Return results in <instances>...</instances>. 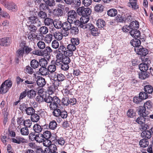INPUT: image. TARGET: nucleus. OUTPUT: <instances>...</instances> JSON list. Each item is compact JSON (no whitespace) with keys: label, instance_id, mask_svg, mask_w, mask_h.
<instances>
[{"label":"nucleus","instance_id":"1","mask_svg":"<svg viewBox=\"0 0 153 153\" xmlns=\"http://www.w3.org/2000/svg\"><path fill=\"white\" fill-rule=\"evenodd\" d=\"M77 12L79 15L82 16L80 19V21H77L76 22V25L80 27V25L85 24L89 21V16L91 13V10L88 7L85 8L82 7L77 9Z\"/></svg>","mask_w":153,"mask_h":153},{"label":"nucleus","instance_id":"2","mask_svg":"<svg viewBox=\"0 0 153 153\" xmlns=\"http://www.w3.org/2000/svg\"><path fill=\"white\" fill-rule=\"evenodd\" d=\"M81 28L85 29H89L91 30V34L94 36H97L100 33V31L97 28L94 27V26L91 24L87 23L84 25H80V27Z\"/></svg>","mask_w":153,"mask_h":153},{"label":"nucleus","instance_id":"3","mask_svg":"<svg viewBox=\"0 0 153 153\" xmlns=\"http://www.w3.org/2000/svg\"><path fill=\"white\" fill-rule=\"evenodd\" d=\"M11 81L9 80H6L1 85L0 87V93L4 94L6 93L12 86Z\"/></svg>","mask_w":153,"mask_h":153},{"label":"nucleus","instance_id":"4","mask_svg":"<svg viewBox=\"0 0 153 153\" xmlns=\"http://www.w3.org/2000/svg\"><path fill=\"white\" fill-rule=\"evenodd\" d=\"M68 15L67 21L74 22L76 25V22L77 21L76 19L77 14L76 11L74 10H71L68 12Z\"/></svg>","mask_w":153,"mask_h":153},{"label":"nucleus","instance_id":"5","mask_svg":"<svg viewBox=\"0 0 153 153\" xmlns=\"http://www.w3.org/2000/svg\"><path fill=\"white\" fill-rule=\"evenodd\" d=\"M3 5L8 9L13 11H16L17 9V6L13 2L7 1L6 0Z\"/></svg>","mask_w":153,"mask_h":153},{"label":"nucleus","instance_id":"6","mask_svg":"<svg viewBox=\"0 0 153 153\" xmlns=\"http://www.w3.org/2000/svg\"><path fill=\"white\" fill-rule=\"evenodd\" d=\"M28 22L33 25H35L39 27L41 25V23L38 19L37 17L32 16L28 17Z\"/></svg>","mask_w":153,"mask_h":153},{"label":"nucleus","instance_id":"7","mask_svg":"<svg viewBox=\"0 0 153 153\" xmlns=\"http://www.w3.org/2000/svg\"><path fill=\"white\" fill-rule=\"evenodd\" d=\"M138 110V114L142 117H146L149 114V111L147 110H146V107L144 106H139Z\"/></svg>","mask_w":153,"mask_h":153},{"label":"nucleus","instance_id":"8","mask_svg":"<svg viewBox=\"0 0 153 153\" xmlns=\"http://www.w3.org/2000/svg\"><path fill=\"white\" fill-rule=\"evenodd\" d=\"M52 98L51 103H50L49 105V107L51 109L57 108L60 102V100L57 97H53Z\"/></svg>","mask_w":153,"mask_h":153},{"label":"nucleus","instance_id":"9","mask_svg":"<svg viewBox=\"0 0 153 153\" xmlns=\"http://www.w3.org/2000/svg\"><path fill=\"white\" fill-rule=\"evenodd\" d=\"M58 50V53H63L65 56H71L72 53L67 50L66 48L64 45H60Z\"/></svg>","mask_w":153,"mask_h":153},{"label":"nucleus","instance_id":"10","mask_svg":"<svg viewBox=\"0 0 153 153\" xmlns=\"http://www.w3.org/2000/svg\"><path fill=\"white\" fill-rule=\"evenodd\" d=\"M25 85L26 87L30 89H37L36 83L33 81L25 80Z\"/></svg>","mask_w":153,"mask_h":153},{"label":"nucleus","instance_id":"11","mask_svg":"<svg viewBox=\"0 0 153 153\" xmlns=\"http://www.w3.org/2000/svg\"><path fill=\"white\" fill-rule=\"evenodd\" d=\"M137 49V53L138 54L142 56H146L148 53V50L146 48H138ZM135 51H136V49L135 48Z\"/></svg>","mask_w":153,"mask_h":153},{"label":"nucleus","instance_id":"12","mask_svg":"<svg viewBox=\"0 0 153 153\" xmlns=\"http://www.w3.org/2000/svg\"><path fill=\"white\" fill-rule=\"evenodd\" d=\"M11 42L10 39L9 38H4L0 39V45L7 46L9 45Z\"/></svg>","mask_w":153,"mask_h":153},{"label":"nucleus","instance_id":"13","mask_svg":"<svg viewBox=\"0 0 153 153\" xmlns=\"http://www.w3.org/2000/svg\"><path fill=\"white\" fill-rule=\"evenodd\" d=\"M63 53H58L56 56V60L55 62V64L57 65H59L62 64V59L64 57Z\"/></svg>","mask_w":153,"mask_h":153},{"label":"nucleus","instance_id":"14","mask_svg":"<svg viewBox=\"0 0 153 153\" xmlns=\"http://www.w3.org/2000/svg\"><path fill=\"white\" fill-rule=\"evenodd\" d=\"M141 137L145 139H149L152 137V133L150 130L143 131L141 133Z\"/></svg>","mask_w":153,"mask_h":153},{"label":"nucleus","instance_id":"15","mask_svg":"<svg viewBox=\"0 0 153 153\" xmlns=\"http://www.w3.org/2000/svg\"><path fill=\"white\" fill-rule=\"evenodd\" d=\"M73 22H70L68 21L63 22L62 23V26L63 29L65 31L70 30L71 27V23Z\"/></svg>","mask_w":153,"mask_h":153},{"label":"nucleus","instance_id":"16","mask_svg":"<svg viewBox=\"0 0 153 153\" xmlns=\"http://www.w3.org/2000/svg\"><path fill=\"white\" fill-rule=\"evenodd\" d=\"M35 33H32L31 32L27 31L25 33L26 37H27L28 39L30 41H35Z\"/></svg>","mask_w":153,"mask_h":153},{"label":"nucleus","instance_id":"17","mask_svg":"<svg viewBox=\"0 0 153 153\" xmlns=\"http://www.w3.org/2000/svg\"><path fill=\"white\" fill-rule=\"evenodd\" d=\"M20 46L22 47L23 49L24 50V52L25 51V53L26 55H27L29 53L32 51L33 49L25 45V43L23 42H22L20 44Z\"/></svg>","mask_w":153,"mask_h":153},{"label":"nucleus","instance_id":"18","mask_svg":"<svg viewBox=\"0 0 153 153\" xmlns=\"http://www.w3.org/2000/svg\"><path fill=\"white\" fill-rule=\"evenodd\" d=\"M36 83L38 86L40 87H43L45 85L46 82L44 78L39 77L37 79Z\"/></svg>","mask_w":153,"mask_h":153},{"label":"nucleus","instance_id":"19","mask_svg":"<svg viewBox=\"0 0 153 153\" xmlns=\"http://www.w3.org/2000/svg\"><path fill=\"white\" fill-rule=\"evenodd\" d=\"M131 45L134 47L139 48L141 44L140 40L137 39H134L130 42Z\"/></svg>","mask_w":153,"mask_h":153},{"label":"nucleus","instance_id":"20","mask_svg":"<svg viewBox=\"0 0 153 153\" xmlns=\"http://www.w3.org/2000/svg\"><path fill=\"white\" fill-rule=\"evenodd\" d=\"M131 35L133 37L138 38L140 36V31L137 29L131 30L130 32Z\"/></svg>","mask_w":153,"mask_h":153},{"label":"nucleus","instance_id":"21","mask_svg":"<svg viewBox=\"0 0 153 153\" xmlns=\"http://www.w3.org/2000/svg\"><path fill=\"white\" fill-rule=\"evenodd\" d=\"M11 140L13 142L18 144H19L21 143H24L25 142V139L20 137H17L15 138H12Z\"/></svg>","mask_w":153,"mask_h":153},{"label":"nucleus","instance_id":"22","mask_svg":"<svg viewBox=\"0 0 153 153\" xmlns=\"http://www.w3.org/2000/svg\"><path fill=\"white\" fill-rule=\"evenodd\" d=\"M129 6L134 10H136L139 8V6L137 5V0H129Z\"/></svg>","mask_w":153,"mask_h":153},{"label":"nucleus","instance_id":"23","mask_svg":"<svg viewBox=\"0 0 153 153\" xmlns=\"http://www.w3.org/2000/svg\"><path fill=\"white\" fill-rule=\"evenodd\" d=\"M129 26L131 30L138 29L139 27V23L137 21H133L130 23Z\"/></svg>","mask_w":153,"mask_h":153},{"label":"nucleus","instance_id":"24","mask_svg":"<svg viewBox=\"0 0 153 153\" xmlns=\"http://www.w3.org/2000/svg\"><path fill=\"white\" fill-rule=\"evenodd\" d=\"M55 150H57L56 146L54 144H52L49 147L46 148L45 153H52Z\"/></svg>","mask_w":153,"mask_h":153},{"label":"nucleus","instance_id":"25","mask_svg":"<svg viewBox=\"0 0 153 153\" xmlns=\"http://www.w3.org/2000/svg\"><path fill=\"white\" fill-rule=\"evenodd\" d=\"M144 91L147 93L151 94L153 92V88L150 85H147L144 86Z\"/></svg>","mask_w":153,"mask_h":153},{"label":"nucleus","instance_id":"26","mask_svg":"<svg viewBox=\"0 0 153 153\" xmlns=\"http://www.w3.org/2000/svg\"><path fill=\"white\" fill-rule=\"evenodd\" d=\"M20 48L16 51V56L19 57L20 58L23 57V55L25 53L24 50L22 47L20 46Z\"/></svg>","mask_w":153,"mask_h":153},{"label":"nucleus","instance_id":"27","mask_svg":"<svg viewBox=\"0 0 153 153\" xmlns=\"http://www.w3.org/2000/svg\"><path fill=\"white\" fill-rule=\"evenodd\" d=\"M53 24L54 27L57 29H59L62 27V24L61 21L58 20H54Z\"/></svg>","mask_w":153,"mask_h":153},{"label":"nucleus","instance_id":"28","mask_svg":"<svg viewBox=\"0 0 153 153\" xmlns=\"http://www.w3.org/2000/svg\"><path fill=\"white\" fill-rule=\"evenodd\" d=\"M149 66V65H148L146 63H142L140 64L139 67L141 71L146 72L148 69Z\"/></svg>","mask_w":153,"mask_h":153},{"label":"nucleus","instance_id":"29","mask_svg":"<svg viewBox=\"0 0 153 153\" xmlns=\"http://www.w3.org/2000/svg\"><path fill=\"white\" fill-rule=\"evenodd\" d=\"M33 128L34 131L37 133L41 132L43 129L42 126H41L37 123L34 125Z\"/></svg>","mask_w":153,"mask_h":153},{"label":"nucleus","instance_id":"30","mask_svg":"<svg viewBox=\"0 0 153 153\" xmlns=\"http://www.w3.org/2000/svg\"><path fill=\"white\" fill-rule=\"evenodd\" d=\"M96 25L99 28L103 27L105 25V22L102 19H99L96 21Z\"/></svg>","mask_w":153,"mask_h":153},{"label":"nucleus","instance_id":"31","mask_svg":"<svg viewBox=\"0 0 153 153\" xmlns=\"http://www.w3.org/2000/svg\"><path fill=\"white\" fill-rule=\"evenodd\" d=\"M39 72L40 74L43 76H46L49 74V71L48 68L45 67H41L39 69Z\"/></svg>","mask_w":153,"mask_h":153},{"label":"nucleus","instance_id":"32","mask_svg":"<svg viewBox=\"0 0 153 153\" xmlns=\"http://www.w3.org/2000/svg\"><path fill=\"white\" fill-rule=\"evenodd\" d=\"M139 78L141 79H145L149 76V75L146 72L142 71L138 74Z\"/></svg>","mask_w":153,"mask_h":153},{"label":"nucleus","instance_id":"33","mask_svg":"<svg viewBox=\"0 0 153 153\" xmlns=\"http://www.w3.org/2000/svg\"><path fill=\"white\" fill-rule=\"evenodd\" d=\"M149 142L147 139H143L140 140L139 142L140 146L143 148H145L149 145Z\"/></svg>","mask_w":153,"mask_h":153},{"label":"nucleus","instance_id":"34","mask_svg":"<svg viewBox=\"0 0 153 153\" xmlns=\"http://www.w3.org/2000/svg\"><path fill=\"white\" fill-rule=\"evenodd\" d=\"M43 136L42 134L40 133L36 134L35 140L37 142L41 143L44 140Z\"/></svg>","mask_w":153,"mask_h":153},{"label":"nucleus","instance_id":"35","mask_svg":"<svg viewBox=\"0 0 153 153\" xmlns=\"http://www.w3.org/2000/svg\"><path fill=\"white\" fill-rule=\"evenodd\" d=\"M70 33L72 35H75L79 33V30L77 26H71V29L70 30Z\"/></svg>","mask_w":153,"mask_h":153},{"label":"nucleus","instance_id":"36","mask_svg":"<svg viewBox=\"0 0 153 153\" xmlns=\"http://www.w3.org/2000/svg\"><path fill=\"white\" fill-rule=\"evenodd\" d=\"M57 126V124L56 121L55 120H52L49 124V128L51 130H55Z\"/></svg>","mask_w":153,"mask_h":153},{"label":"nucleus","instance_id":"37","mask_svg":"<svg viewBox=\"0 0 153 153\" xmlns=\"http://www.w3.org/2000/svg\"><path fill=\"white\" fill-rule=\"evenodd\" d=\"M117 13V11L115 9H111L107 11V14L110 16H114Z\"/></svg>","mask_w":153,"mask_h":153},{"label":"nucleus","instance_id":"38","mask_svg":"<svg viewBox=\"0 0 153 153\" xmlns=\"http://www.w3.org/2000/svg\"><path fill=\"white\" fill-rule=\"evenodd\" d=\"M56 66L55 65H49L48 68V74L56 72Z\"/></svg>","mask_w":153,"mask_h":153},{"label":"nucleus","instance_id":"39","mask_svg":"<svg viewBox=\"0 0 153 153\" xmlns=\"http://www.w3.org/2000/svg\"><path fill=\"white\" fill-rule=\"evenodd\" d=\"M40 9L43 10H48L50 13H51V11L47 4L44 3H41L39 6Z\"/></svg>","mask_w":153,"mask_h":153},{"label":"nucleus","instance_id":"40","mask_svg":"<svg viewBox=\"0 0 153 153\" xmlns=\"http://www.w3.org/2000/svg\"><path fill=\"white\" fill-rule=\"evenodd\" d=\"M53 14L56 16H61L63 14L62 10L59 8L54 9L53 10Z\"/></svg>","mask_w":153,"mask_h":153},{"label":"nucleus","instance_id":"41","mask_svg":"<svg viewBox=\"0 0 153 153\" xmlns=\"http://www.w3.org/2000/svg\"><path fill=\"white\" fill-rule=\"evenodd\" d=\"M27 97L30 98H32L35 97L36 92L33 90H31L27 92Z\"/></svg>","mask_w":153,"mask_h":153},{"label":"nucleus","instance_id":"42","mask_svg":"<svg viewBox=\"0 0 153 153\" xmlns=\"http://www.w3.org/2000/svg\"><path fill=\"white\" fill-rule=\"evenodd\" d=\"M52 39V35L51 34H47L45 37L44 41L48 44L50 43Z\"/></svg>","mask_w":153,"mask_h":153},{"label":"nucleus","instance_id":"43","mask_svg":"<svg viewBox=\"0 0 153 153\" xmlns=\"http://www.w3.org/2000/svg\"><path fill=\"white\" fill-rule=\"evenodd\" d=\"M39 64L41 67H46L48 65V62L45 59L42 58L39 59Z\"/></svg>","mask_w":153,"mask_h":153},{"label":"nucleus","instance_id":"44","mask_svg":"<svg viewBox=\"0 0 153 153\" xmlns=\"http://www.w3.org/2000/svg\"><path fill=\"white\" fill-rule=\"evenodd\" d=\"M54 36L55 39L58 40H60L62 38V34L58 31L55 32Z\"/></svg>","mask_w":153,"mask_h":153},{"label":"nucleus","instance_id":"45","mask_svg":"<svg viewBox=\"0 0 153 153\" xmlns=\"http://www.w3.org/2000/svg\"><path fill=\"white\" fill-rule=\"evenodd\" d=\"M39 62L35 59H33L30 62V65L32 68L35 69L38 67Z\"/></svg>","mask_w":153,"mask_h":153},{"label":"nucleus","instance_id":"46","mask_svg":"<svg viewBox=\"0 0 153 153\" xmlns=\"http://www.w3.org/2000/svg\"><path fill=\"white\" fill-rule=\"evenodd\" d=\"M53 19L49 18H46L45 19L44 24L46 26H49L51 25H52L53 23Z\"/></svg>","mask_w":153,"mask_h":153},{"label":"nucleus","instance_id":"47","mask_svg":"<svg viewBox=\"0 0 153 153\" xmlns=\"http://www.w3.org/2000/svg\"><path fill=\"white\" fill-rule=\"evenodd\" d=\"M44 139L49 140L51 136V134L50 131H45L42 134Z\"/></svg>","mask_w":153,"mask_h":153},{"label":"nucleus","instance_id":"48","mask_svg":"<svg viewBox=\"0 0 153 153\" xmlns=\"http://www.w3.org/2000/svg\"><path fill=\"white\" fill-rule=\"evenodd\" d=\"M38 17L41 19H45L47 17L46 13L42 11H41L38 13Z\"/></svg>","mask_w":153,"mask_h":153},{"label":"nucleus","instance_id":"49","mask_svg":"<svg viewBox=\"0 0 153 153\" xmlns=\"http://www.w3.org/2000/svg\"><path fill=\"white\" fill-rule=\"evenodd\" d=\"M58 74L56 72H55L49 74L48 76L50 77L51 80H57Z\"/></svg>","mask_w":153,"mask_h":153},{"label":"nucleus","instance_id":"50","mask_svg":"<svg viewBox=\"0 0 153 153\" xmlns=\"http://www.w3.org/2000/svg\"><path fill=\"white\" fill-rule=\"evenodd\" d=\"M21 134L23 135H27L29 134V131L27 127L22 128L20 131Z\"/></svg>","mask_w":153,"mask_h":153},{"label":"nucleus","instance_id":"51","mask_svg":"<svg viewBox=\"0 0 153 153\" xmlns=\"http://www.w3.org/2000/svg\"><path fill=\"white\" fill-rule=\"evenodd\" d=\"M67 48V49L68 50V51H70V52H71L72 53V52L76 50V46L72 44H70L68 45Z\"/></svg>","mask_w":153,"mask_h":153},{"label":"nucleus","instance_id":"52","mask_svg":"<svg viewBox=\"0 0 153 153\" xmlns=\"http://www.w3.org/2000/svg\"><path fill=\"white\" fill-rule=\"evenodd\" d=\"M48 28L45 26L42 27L39 30V32L42 35L46 34L48 32Z\"/></svg>","mask_w":153,"mask_h":153},{"label":"nucleus","instance_id":"53","mask_svg":"<svg viewBox=\"0 0 153 153\" xmlns=\"http://www.w3.org/2000/svg\"><path fill=\"white\" fill-rule=\"evenodd\" d=\"M103 6L101 4H97L94 7L95 10L97 12H102L103 10Z\"/></svg>","mask_w":153,"mask_h":153},{"label":"nucleus","instance_id":"54","mask_svg":"<svg viewBox=\"0 0 153 153\" xmlns=\"http://www.w3.org/2000/svg\"><path fill=\"white\" fill-rule=\"evenodd\" d=\"M25 111L27 114L32 115L34 113L35 111L33 108L30 107L27 108Z\"/></svg>","mask_w":153,"mask_h":153},{"label":"nucleus","instance_id":"55","mask_svg":"<svg viewBox=\"0 0 153 153\" xmlns=\"http://www.w3.org/2000/svg\"><path fill=\"white\" fill-rule=\"evenodd\" d=\"M32 121L33 122H37L39 119V116L36 114L34 113L31 116Z\"/></svg>","mask_w":153,"mask_h":153},{"label":"nucleus","instance_id":"56","mask_svg":"<svg viewBox=\"0 0 153 153\" xmlns=\"http://www.w3.org/2000/svg\"><path fill=\"white\" fill-rule=\"evenodd\" d=\"M37 27H38L35 25H30L28 27V29L30 30L29 32H31L33 33H36L37 30Z\"/></svg>","mask_w":153,"mask_h":153},{"label":"nucleus","instance_id":"57","mask_svg":"<svg viewBox=\"0 0 153 153\" xmlns=\"http://www.w3.org/2000/svg\"><path fill=\"white\" fill-rule=\"evenodd\" d=\"M145 119L144 117L140 116L137 118L136 122L139 124H142L145 123Z\"/></svg>","mask_w":153,"mask_h":153},{"label":"nucleus","instance_id":"58","mask_svg":"<svg viewBox=\"0 0 153 153\" xmlns=\"http://www.w3.org/2000/svg\"><path fill=\"white\" fill-rule=\"evenodd\" d=\"M139 96L142 100L147 99L148 97V94L145 91L140 92L139 93Z\"/></svg>","mask_w":153,"mask_h":153},{"label":"nucleus","instance_id":"59","mask_svg":"<svg viewBox=\"0 0 153 153\" xmlns=\"http://www.w3.org/2000/svg\"><path fill=\"white\" fill-rule=\"evenodd\" d=\"M127 115L130 117H133L135 115V113L133 109H129L127 113Z\"/></svg>","mask_w":153,"mask_h":153},{"label":"nucleus","instance_id":"60","mask_svg":"<svg viewBox=\"0 0 153 153\" xmlns=\"http://www.w3.org/2000/svg\"><path fill=\"white\" fill-rule=\"evenodd\" d=\"M38 48L41 49H43L45 47V42L42 41H39L37 44Z\"/></svg>","mask_w":153,"mask_h":153},{"label":"nucleus","instance_id":"61","mask_svg":"<svg viewBox=\"0 0 153 153\" xmlns=\"http://www.w3.org/2000/svg\"><path fill=\"white\" fill-rule=\"evenodd\" d=\"M65 56L62 59V63L69 64L70 62V59L69 56Z\"/></svg>","mask_w":153,"mask_h":153},{"label":"nucleus","instance_id":"62","mask_svg":"<svg viewBox=\"0 0 153 153\" xmlns=\"http://www.w3.org/2000/svg\"><path fill=\"white\" fill-rule=\"evenodd\" d=\"M42 51L43 53V55L44 54H48V53L52 52V50L50 47L47 46L44 50Z\"/></svg>","mask_w":153,"mask_h":153},{"label":"nucleus","instance_id":"63","mask_svg":"<svg viewBox=\"0 0 153 153\" xmlns=\"http://www.w3.org/2000/svg\"><path fill=\"white\" fill-rule=\"evenodd\" d=\"M59 44L57 41L54 40L52 42L51 46L54 49H56L59 47Z\"/></svg>","mask_w":153,"mask_h":153},{"label":"nucleus","instance_id":"64","mask_svg":"<svg viewBox=\"0 0 153 153\" xmlns=\"http://www.w3.org/2000/svg\"><path fill=\"white\" fill-rule=\"evenodd\" d=\"M71 41V44L76 46L78 45L79 43V39L78 38H72Z\"/></svg>","mask_w":153,"mask_h":153}]
</instances>
